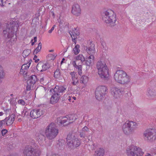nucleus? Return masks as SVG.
Segmentation results:
<instances>
[{
	"instance_id": "obj_1",
	"label": "nucleus",
	"mask_w": 156,
	"mask_h": 156,
	"mask_svg": "<svg viewBox=\"0 0 156 156\" xmlns=\"http://www.w3.org/2000/svg\"><path fill=\"white\" fill-rule=\"evenodd\" d=\"M19 27V22L18 20H10L7 26V28L3 31L4 35L7 34L9 41H15L16 40V36L14 35V31H16Z\"/></svg>"
},
{
	"instance_id": "obj_2",
	"label": "nucleus",
	"mask_w": 156,
	"mask_h": 156,
	"mask_svg": "<svg viewBox=\"0 0 156 156\" xmlns=\"http://www.w3.org/2000/svg\"><path fill=\"white\" fill-rule=\"evenodd\" d=\"M102 20L105 23L112 27L116 25V15L112 10H108L102 13Z\"/></svg>"
},
{
	"instance_id": "obj_3",
	"label": "nucleus",
	"mask_w": 156,
	"mask_h": 156,
	"mask_svg": "<svg viewBox=\"0 0 156 156\" xmlns=\"http://www.w3.org/2000/svg\"><path fill=\"white\" fill-rule=\"evenodd\" d=\"M114 79L117 83L122 84L128 83L130 81V77L123 70H117L114 75Z\"/></svg>"
},
{
	"instance_id": "obj_4",
	"label": "nucleus",
	"mask_w": 156,
	"mask_h": 156,
	"mask_svg": "<svg viewBox=\"0 0 156 156\" xmlns=\"http://www.w3.org/2000/svg\"><path fill=\"white\" fill-rule=\"evenodd\" d=\"M58 133V129L54 123H51L45 129V134L46 137L49 140H51L55 139Z\"/></svg>"
},
{
	"instance_id": "obj_5",
	"label": "nucleus",
	"mask_w": 156,
	"mask_h": 156,
	"mask_svg": "<svg viewBox=\"0 0 156 156\" xmlns=\"http://www.w3.org/2000/svg\"><path fill=\"white\" fill-rule=\"evenodd\" d=\"M138 126V124L133 121H127L122 126L123 133L126 135H129L133 134Z\"/></svg>"
},
{
	"instance_id": "obj_6",
	"label": "nucleus",
	"mask_w": 156,
	"mask_h": 156,
	"mask_svg": "<svg viewBox=\"0 0 156 156\" xmlns=\"http://www.w3.org/2000/svg\"><path fill=\"white\" fill-rule=\"evenodd\" d=\"M67 146L71 149H74L80 146V142L74 134L69 133L66 138Z\"/></svg>"
},
{
	"instance_id": "obj_7",
	"label": "nucleus",
	"mask_w": 156,
	"mask_h": 156,
	"mask_svg": "<svg viewBox=\"0 0 156 156\" xmlns=\"http://www.w3.org/2000/svg\"><path fill=\"white\" fill-rule=\"evenodd\" d=\"M126 152L127 156H142L144 154L140 148L133 145L128 147Z\"/></svg>"
},
{
	"instance_id": "obj_8",
	"label": "nucleus",
	"mask_w": 156,
	"mask_h": 156,
	"mask_svg": "<svg viewBox=\"0 0 156 156\" xmlns=\"http://www.w3.org/2000/svg\"><path fill=\"white\" fill-rule=\"evenodd\" d=\"M24 156H40L41 151L39 149L34 148L32 146L26 147L23 151Z\"/></svg>"
},
{
	"instance_id": "obj_9",
	"label": "nucleus",
	"mask_w": 156,
	"mask_h": 156,
	"mask_svg": "<svg viewBox=\"0 0 156 156\" xmlns=\"http://www.w3.org/2000/svg\"><path fill=\"white\" fill-rule=\"evenodd\" d=\"M107 87L104 86L98 87L95 92V97L98 101L101 100L105 97L107 92Z\"/></svg>"
},
{
	"instance_id": "obj_10",
	"label": "nucleus",
	"mask_w": 156,
	"mask_h": 156,
	"mask_svg": "<svg viewBox=\"0 0 156 156\" xmlns=\"http://www.w3.org/2000/svg\"><path fill=\"white\" fill-rule=\"evenodd\" d=\"M145 139L149 142L156 140V130L153 129H147L144 133Z\"/></svg>"
},
{
	"instance_id": "obj_11",
	"label": "nucleus",
	"mask_w": 156,
	"mask_h": 156,
	"mask_svg": "<svg viewBox=\"0 0 156 156\" xmlns=\"http://www.w3.org/2000/svg\"><path fill=\"white\" fill-rule=\"evenodd\" d=\"M111 94L114 98H118L122 94L123 91L119 88L114 87L111 88Z\"/></svg>"
},
{
	"instance_id": "obj_12",
	"label": "nucleus",
	"mask_w": 156,
	"mask_h": 156,
	"mask_svg": "<svg viewBox=\"0 0 156 156\" xmlns=\"http://www.w3.org/2000/svg\"><path fill=\"white\" fill-rule=\"evenodd\" d=\"M51 91L52 92L53 95L50 98V103L52 104H55L58 102L61 95L58 92H55L52 91Z\"/></svg>"
},
{
	"instance_id": "obj_13",
	"label": "nucleus",
	"mask_w": 156,
	"mask_h": 156,
	"mask_svg": "<svg viewBox=\"0 0 156 156\" xmlns=\"http://www.w3.org/2000/svg\"><path fill=\"white\" fill-rule=\"evenodd\" d=\"M104 68L101 70V71L100 70L98 71V73L102 80H106L109 76L108 69V68H106V67Z\"/></svg>"
},
{
	"instance_id": "obj_14",
	"label": "nucleus",
	"mask_w": 156,
	"mask_h": 156,
	"mask_svg": "<svg viewBox=\"0 0 156 156\" xmlns=\"http://www.w3.org/2000/svg\"><path fill=\"white\" fill-rule=\"evenodd\" d=\"M81 9L80 5L77 4H73L72 7L71 12L76 16H78L81 14Z\"/></svg>"
},
{
	"instance_id": "obj_15",
	"label": "nucleus",
	"mask_w": 156,
	"mask_h": 156,
	"mask_svg": "<svg viewBox=\"0 0 156 156\" xmlns=\"http://www.w3.org/2000/svg\"><path fill=\"white\" fill-rule=\"evenodd\" d=\"M49 67V65L47 62L44 64L41 62H39L37 66V69L40 72L45 71Z\"/></svg>"
},
{
	"instance_id": "obj_16",
	"label": "nucleus",
	"mask_w": 156,
	"mask_h": 156,
	"mask_svg": "<svg viewBox=\"0 0 156 156\" xmlns=\"http://www.w3.org/2000/svg\"><path fill=\"white\" fill-rule=\"evenodd\" d=\"M43 114V112L39 109H35L32 110L30 113L31 117L33 119H36Z\"/></svg>"
},
{
	"instance_id": "obj_17",
	"label": "nucleus",
	"mask_w": 156,
	"mask_h": 156,
	"mask_svg": "<svg viewBox=\"0 0 156 156\" xmlns=\"http://www.w3.org/2000/svg\"><path fill=\"white\" fill-rule=\"evenodd\" d=\"M87 43L89 44L86 47H85L84 49L86 48V51L89 55L91 54V53L93 55L95 51L94 45L91 41H88Z\"/></svg>"
},
{
	"instance_id": "obj_18",
	"label": "nucleus",
	"mask_w": 156,
	"mask_h": 156,
	"mask_svg": "<svg viewBox=\"0 0 156 156\" xmlns=\"http://www.w3.org/2000/svg\"><path fill=\"white\" fill-rule=\"evenodd\" d=\"M90 55L87 57L85 59V64L87 66H92L94 62V56L92 53Z\"/></svg>"
},
{
	"instance_id": "obj_19",
	"label": "nucleus",
	"mask_w": 156,
	"mask_h": 156,
	"mask_svg": "<svg viewBox=\"0 0 156 156\" xmlns=\"http://www.w3.org/2000/svg\"><path fill=\"white\" fill-rule=\"evenodd\" d=\"M16 117L15 114H12L7 117H6L5 120V122L7 126H10L12 124L15 118Z\"/></svg>"
},
{
	"instance_id": "obj_20",
	"label": "nucleus",
	"mask_w": 156,
	"mask_h": 156,
	"mask_svg": "<svg viewBox=\"0 0 156 156\" xmlns=\"http://www.w3.org/2000/svg\"><path fill=\"white\" fill-rule=\"evenodd\" d=\"M66 89V87H65L63 86H56L54 89L51 90L50 91H52L55 92H58L59 93L65 92Z\"/></svg>"
},
{
	"instance_id": "obj_21",
	"label": "nucleus",
	"mask_w": 156,
	"mask_h": 156,
	"mask_svg": "<svg viewBox=\"0 0 156 156\" xmlns=\"http://www.w3.org/2000/svg\"><path fill=\"white\" fill-rule=\"evenodd\" d=\"M89 129L86 126H85L82 129L80 133V136L81 137L85 138L87 135Z\"/></svg>"
},
{
	"instance_id": "obj_22",
	"label": "nucleus",
	"mask_w": 156,
	"mask_h": 156,
	"mask_svg": "<svg viewBox=\"0 0 156 156\" xmlns=\"http://www.w3.org/2000/svg\"><path fill=\"white\" fill-rule=\"evenodd\" d=\"M97 67L98 71L100 70L101 71V69H103L105 68H108L106 64L104 62L100 60L98 61L97 63Z\"/></svg>"
},
{
	"instance_id": "obj_23",
	"label": "nucleus",
	"mask_w": 156,
	"mask_h": 156,
	"mask_svg": "<svg viewBox=\"0 0 156 156\" xmlns=\"http://www.w3.org/2000/svg\"><path fill=\"white\" fill-rule=\"evenodd\" d=\"M146 94L151 99H153L156 96L155 92L150 89L147 90Z\"/></svg>"
},
{
	"instance_id": "obj_24",
	"label": "nucleus",
	"mask_w": 156,
	"mask_h": 156,
	"mask_svg": "<svg viewBox=\"0 0 156 156\" xmlns=\"http://www.w3.org/2000/svg\"><path fill=\"white\" fill-rule=\"evenodd\" d=\"M38 80L36 75H33L30 76L29 80H28L27 82L29 83L30 84L34 85L36 82Z\"/></svg>"
},
{
	"instance_id": "obj_25",
	"label": "nucleus",
	"mask_w": 156,
	"mask_h": 156,
	"mask_svg": "<svg viewBox=\"0 0 156 156\" xmlns=\"http://www.w3.org/2000/svg\"><path fill=\"white\" fill-rule=\"evenodd\" d=\"M67 116L69 119V122L67 123V124L72 123L76 119V116L75 114H69Z\"/></svg>"
},
{
	"instance_id": "obj_26",
	"label": "nucleus",
	"mask_w": 156,
	"mask_h": 156,
	"mask_svg": "<svg viewBox=\"0 0 156 156\" xmlns=\"http://www.w3.org/2000/svg\"><path fill=\"white\" fill-rule=\"evenodd\" d=\"M72 64L74 67L78 69V72L80 75H81L82 74V66L81 65H77L75 61H73L72 62Z\"/></svg>"
},
{
	"instance_id": "obj_27",
	"label": "nucleus",
	"mask_w": 156,
	"mask_h": 156,
	"mask_svg": "<svg viewBox=\"0 0 156 156\" xmlns=\"http://www.w3.org/2000/svg\"><path fill=\"white\" fill-rule=\"evenodd\" d=\"M58 122L60 124H64L69 121V119L67 117V116H62L58 117L57 119Z\"/></svg>"
},
{
	"instance_id": "obj_28",
	"label": "nucleus",
	"mask_w": 156,
	"mask_h": 156,
	"mask_svg": "<svg viewBox=\"0 0 156 156\" xmlns=\"http://www.w3.org/2000/svg\"><path fill=\"white\" fill-rule=\"evenodd\" d=\"M104 153V149L102 148H99L97 151L95 152L94 156H103Z\"/></svg>"
},
{
	"instance_id": "obj_29",
	"label": "nucleus",
	"mask_w": 156,
	"mask_h": 156,
	"mask_svg": "<svg viewBox=\"0 0 156 156\" xmlns=\"http://www.w3.org/2000/svg\"><path fill=\"white\" fill-rule=\"evenodd\" d=\"M71 34H70L71 37L72 35L73 37H77L80 34L79 32L78 31V29L77 28H74V29L73 30V31L71 32Z\"/></svg>"
},
{
	"instance_id": "obj_30",
	"label": "nucleus",
	"mask_w": 156,
	"mask_h": 156,
	"mask_svg": "<svg viewBox=\"0 0 156 156\" xmlns=\"http://www.w3.org/2000/svg\"><path fill=\"white\" fill-rule=\"evenodd\" d=\"M80 46L79 44H77L75 45L73 51V52L75 55H76L80 52Z\"/></svg>"
},
{
	"instance_id": "obj_31",
	"label": "nucleus",
	"mask_w": 156,
	"mask_h": 156,
	"mask_svg": "<svg viewBox=\"0 0 156 156\" xmlns=\"http://www.w3.org/2000/svg\"><path fill=\"white\" fill-rule=\"evenodd\" d=\"M76 60H80L82 63L85 62V58L83 56L82 54H80L78 55L76 57Z\"/></svg>"
},
{
	"instance_id": "obj_32",
	"label": "nucleus",
	"mask_w": 156,
	"mask_h": 156,
	"mask_svg": "<svg viewBox=\"0 0 156 156\" xmlns=\"http://www.w3.org/2000/svg\"><path fill=\"white\" fill-rule=\"evenodd\" d=\"M42 44L40 42L38 43V46L36 48L34 52V54H37V53L40 51L41 48Z\"/></svg>"
},
{
	"instance_id": "obj_33",
	"label": "nucleus",
	"mask_w": 156,
	"mask_h": 156,
	"mask_svg": "<svg viewBox=\"0 0 156 156\" xmlns=\"http://www.w3.org/2000/svg\"><path fill=\"white\" fill-rule=\"evenodd\" d=\"M31 62L32 60H30L28 63L24 64L22 65L21 68L22 69H24V70L27 71V70L29 68Z\"/></svg>"
},
{
	"instance_id": "obj_34",
	"label": "nucleus",
	"mask_w": 156,
	"mask_h": 156,
	"mask_svg": "<svg viewBox=\"0 0 156 156\" xmlns=\"http://www.w3.org/2000/svg\"><path fill=\"white\" fill-rule=\"evenodd\" d=\"M61 76V73L59 69H57L54 72V76L56 78H59Z\"/></svg>"
},
{
	"instance_id": "obj_35",
	"label": "nucleus",
	"mask_w": 156,
	"mask_h": 156,
	"mask_svg": "<svg viewBox=\"0 0 156 156\" xmlns=\"http://www.w3.org/2000/svg\"><path fill=\"white\" fill-rule=\"evenodd\" d=\"M88 80V77L85 75H83L80 79V82L84 84L86 83Z\"/></svg>"
},
{
	"instance_id": "obj_36",
	"label": "nucleus",
	"mask_w": 156,
	"mask_h": 156,
	"mask_svg": "<svg viewBox=\"0 0 156 156\" xmlns=\"http://www.w3.org/2000/svg\"><path fill=\"white\" fill-rule=\"evenodd\" d=\"M30 53V50L29 49L25 50L23 51L22 53V56L24 58L27 56Z\"/></svg>"
},
{
	"instance_id": "obj_37",
	"label": "nucleus",
	"mask_w": 156,
	"mask_h": 156,
	"mask_svg": "<svg viewBox=\"0 0 156 156\" xmlns=\"http://www.w3.org/2000/svg\"><path fill=\"white\" fill-rule=\"evenodd\" d=\"M16 98H11L10 100H9V101H10V104L12 107L15 106L16 104L17 103L16 102Z\"/></svg>"
},
{
	"instance_id": "obj_38",
	"label": "nucleus",
	"mask_w": 156,
	"mask_h": 156,
	"mask_svg": "<svg viewBox=\"0 0 156 156\" xmlns=\"http://www.w3.org/2000/svg\"><path fill=\"white\" fill-rule=\"evenodd\" d=\"M4 76V73L2 67L0 65V82H2V79Z\"/></svg>"
},
{
	"instance_id": "obj_39",
	"label": "nucleus",
	"mask_w": 156,
	"mask_h": 156,
	"mask_svg": "<svg viewBox=\"0 0 156 156\" xmlns=\"http://www.w3.org/2000/svg\"><path fill=\"white\" fill-rule=\"evenodd\" d=\"M56 55H55L52 54H49L48 55V56L47 57V58L48 60H53L55 58Z\"/></svg>"
},
{
	"instance_id": "obj_40",
	"label": "nucleus",
	"mask_w": 156,
	"mask_h": 156,
	"mask_svg": "<svg viewBox=\"0 0 156 156\" xmlns=\"http://www.w3.org/2000/svg\"><path fill=\"white\" fill-rule=\"evenodd\" d=\"M43 137L44 135L41 133H38L36 135L37 139L39 140H39L40 141L41 140L43 139Z\"/></svg>"
},
{
	"instance_id": "obj_41",
	"label": "nucleus",
	"mask_w": 156,
	"mask_h": 156,
	"mask_svg": "<svg viewBox=\"0 0 156 156\" xmlns=\"http://www.w3.org/2000/svg\"><path fill=\"white\" fill-rule=\"evenodd\" d=\"M18 103L19 104L21 105L22 106H24L26 104L24 101L23 99L19 100Z\"/></svg>"
},
{
	"instance_id": "obj_42",
	"label": "nucleus",
	"mask_w": 156,
	"mask_h": 156,
	"mask_svg": "<svg viewBox=\"0 0 156 156\" xmlns=\"http://www.w3.org/2000/svg\"><path fill=\"white\" fill-rule=\"evenodd\" d=\"M70 74L71 75L72 77V80L73 81H76V77H75V73L74 72H71Z\"/></svg>"
},
{
	"instance_id": "obj_43",
	"label": "nucleus",
	"mask_w": 156,
	"mask_h": 156,
	"mask_svg": "<svg viewBox=\"0 0 156 156\" xmlns=\"http://www.w3.org/2000/svg\"><path fill=\"white\" fill-rule=\"evenodd\" d=\"M27 73V71L26 70H24V69H20V73L21 74L23 75H25Z\"/></svg>"
},
{
	"instance_id": "obj_44",
	"label": "nucleus",
	"mask_w": 156,
	"mask_h": 156,
	"mask_svg": "<svg viewBox=\"0 0 156 156\" xmlns=\"http://www.w3.org/2000/svg\"><path fill=\"white\" fill-rule=\"evenodd\" d=\"M33 85H31L30 84L29 82H27V90H31V86Z\"/></svg>"
},
{
	"instance_id": "obj_45",
	"label": "nucleus",
	"mask_w": 156,
	"mask_h": 156,
	"mask_svg": "<svg viewBox=\"0 0 156 156\" xmlns=\"http://www.w3.org/2000/svg\"><path fill=\"white\" fill-rule=\"evenodd\" d=\"M27 108H26V109H24L22 112V114L23 116H25L26 115H27L28 114H27Z\"/></svg>"
},
{
	"instance_id": "obj_46",
	"label": "nucleus",
	"mask_w": 156,
	"mask_h": 156,
	"mask_svg": "<svg viewBox=\"0 0 156 156\" xmlns=\"http://www.w3.org/2000/svg\"><path fill=\"white\" fill-rule=\"evenodd\" d=\"M7 132V130L5 129H3L1 131L2 135H5Z\"/></svg>"
},
{
	"instance_id": "obj_47",
	"label": "nucleus",
	"mask_w": 156,
	"mask_h": 156,
	"mask_svg": "<svg viewBox=\"0 0 156 156\" xmlns=\"http://www.w3.org/2000/svg\"><path fill=\"white\" fill-rule=\"evenodd\" d=\"M11 110V108L9 109H7V108H4V110L6 112V113H8L10 114V112H9Z\"/></svg>"
},
{
	"instance_id": "obj_48",
	"label": "nucleus",
	"mask_w": 156,
	"mask_h": 156,
	"mask_svg": "<svg viewBox=\"0 0 156 156\" xmlns=\"http://www.w3.org/2000/svg\"><path fill=\"white\" fill-rule=\"evenodd\" d=\"M55 27V25H53L52 27L51 28L50 30H49L48 31V33H52V31L54 29Z\"/></svg>"
},
{
	"instance_id": "obj_49",
	"label": "nucleus",
	"mask_w": 156,
	"mask_h": 156,
	"mask_svg": "<svg viewBox=\"0 0 156 156\" xmlns=\"http://www.w3.org/2000/svg\"><path fill=\"white\" fill-rule=\"evenodd\" d=\"M5 123V120H3L0 121V127H1L3 124H4Z\"/></svg>"
},
{
	"instance_id": "obj_50",
	"label": "nucleus",
	"mask_w": 156,
	"mask_h": 156,
	"mask_svg": "<svg viewBox=\"0 0 156 156\" xmlns=\"http://www.w3.org/2000/svg\"><path fill=\"white\" fill-rule=\"evenodd\" d=\"M40 81V82L41 83H44V78L43 77V78H41Z\"/></svg>"
},
{
	"instance_id": "obj_51",
	"label": "nucleus",
	"mask_w": 156,
	"mask_h": 156,
	"mask_svg": "<svg viewBox=\"0 0 156 156\" xmlns=\"http://www.w3.org/2000/svg\"><path fill=\"white\" fill-rule=\"evenodd\" d=\"M74 37L73 38L72 37V41H76V40L77 38V37Z\"/></svg>"
},
{
	"instance_id": "obj_52",
	"label": "nucleus",
	"mask_w": 156,
	"mask_h": 156,
	"mask_svg": "<svg viewBox=\"0 0 156 156\" xmlns=\"http://www.w3.org/2000/svg\"><path fill=\"white\" fill-rule=\"evenodd\" d=\"M34 42H36L37 41V37H34Z\"/></svg>"
},
{
	"instance_id": "obj_53",
	"label": "nucleus",
	"mask_w": 156,
	"mask_h": 156,
	"mask_svg": "<svg viewBox=\"0 0 156 156\" xmlns=\"http://www.w3.org/2000/svg\"><path fill=\"white\" fill-rule=\"evenodd\" d=\"M1 2L2 3V5H1V6L2 7L4 6L3 5V0H1Z\"/></svg>"
},
{
	"instance_id": "obj_54",
	"label": "nucleus",
	"mask_w": 156,
	"mask_h": 156,
	"mask_svg": "<svg viewBox=\"0 0 156 156\" xmlns=\"http://www.w3.org/2000/svg\"><path fill=\"white\" fill-rule=\"evenodd\" d=\"M35 62H36V63H37V62L38 61H39L40 59H39L38 58V59H36V60L35 59Z\"/></svg>"
},
{
	"instance_id": "obj_55",
	"label": "nucleus",
	"mask_w": 156,
	"mask_h": 156,
	"mask_svg": "<svg viewBox=\"0 0 156 156\" xmlns=\"http://www.w3.org/2000/svg\"><path fill=\"white\" fill-rule=\"evenodd\" d=\"M145 156H152L151 154L149 153H147Z\"/></svg>"
},
{
	"instance_id": "obj_56",
	"label": "nucleus",
	"mask_w": 156,
	"mask_h": 156,
	"mask_svg": "<svg viewBox=\"0 0 156 156\" xmlns=\"http://www.w3.org/2000/svg\"><path fill=\"white\" fill-rule=\"evenodd\" d=\"M3 114V112H0V116L2 115Z\"/></svg>"
},
{
	"instance_id": "obj_57",
	"label": "nucleus",
	"mask_w": 156,
	"mask_h": 156,
	"mask_svg": "<svg viewBox=\"0 0 156 156\" xmlns=\"http://www.w3.org/2000/svg\"><path fill=\"white\" fill-rule=\"evenodd\" d=\"M37 58V56L36 55H35L34 57V59L35 60V58Z\"/></svg>"
},
{
	"instance_id": "obj_58",
	"label": "nucleus",
	"mask_w": 156,
	"mask_h": 156,
	"mask_svg": "<svg viewBox=\"0 0 156 156\" xmlns=\"http://www.w3.org/2000/svg\"><path fill=\"white\" fill-rule=\"evenodd\" d=\"M18 121L19 122H20L21 121H22V119H20V118L18 119Z\"/></svg>"
},
{
	"instance_id": "obj_59",
	"label": "nucleus",
	"mask_w": 156,
	"mask_h": 156,
	"mask_svg": "<svg viewBox=\"0 0 156 156\" xmlns=\"http://www.w3.org/2000/svg\"><path fill=\"white\" fill-rule=\"evenodd\" d=\"M65 58H63L62 59V60L61 62V64H62L63 62V61L64 60H65Z\"/></svg>"
},
{
	"instance_id": "obj_60",
	"label": "nucleus",
	"mask_w": 156,
	"mask_h": 156,
	"mask_svg": "<svg viewBox=\"0 0 156 156\" xmlns=\"http://www.w3.org/2000/svg\"><path fill=\"white\" fill-rule=\"evenodd\" d=\"M54 51V50L52 49V50H49V52H52Z\"/></svg>"
},
{
	"instance_id": "obj_61",
	"label": "nucleus",
	"mask_w": 156,
	"mask_h": 156,
	"mask_svg": "<svg viewBox=\"0 0 156 156\" xmlns=\"http://www.w3.org/2000/svg\"><path fill=\"white\" fill-rule=\"evenodd\" d=\"M133 104H132V103H131L130 105L129 106L130 107H133Z\"/></svg>"
},
{
	"instance_id": "obj_62",
	"label": "nucleus",
	"mask_w": 156,
	"mask_h": 156,
	"mask_svg": "<svg viewBox=\"0 0 156 156\" xmlns=\"http://www.w3.org/2000/svg\"><path fill=\"white\" fill-rule=\"evenodd\" d=\"M35 43V42H32V43H31V45H34V44Z\"/></svg>"
},
{
	"instance_id": "obj_63",
	"label": "nucleus",
	"mask_w": 156,
	"mask_h": 156,
	"mask_svg": "<svg viewBox=\"0 0 156 156\" xmlns=\"http://www.w3.org/2000/svg\"><path fill=\"white\" fill-rule=\"evenodd\" d=\"M10 96H13V94H10Z\"/></svg>"
},
{
	"instance_id": "obj_64",
	"label": "nucleus",
	"mask_w": 156,
	"mask_h": 156,
	"mask_svg": "<svg viewBox=\"0 0 156 156\" xmlns=\"http://www.w3.org/2000/svg\"><path fill=\"white\" fill-rule=\"evenodd\" d=\"M73 98L74 99V100H76V98L75 97H73Z\"/></svg>"
}]
</instances>
